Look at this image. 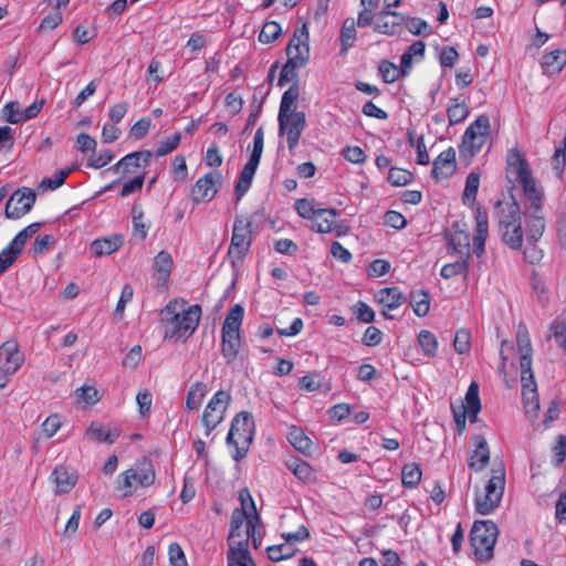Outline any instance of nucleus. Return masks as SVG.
Masks as SVG:
<instances>
[{
    "label": "nucleus",
    "mask_w": 566,
    "mask_h": 566,
    "mask_svg": "<svg viewBox=\"0 0 566 566\" xmlns=\"http://www.w3.org/2000/svg\"><path fill=\"white\" fill-rule=\"evenodd\" d=\"M506 179L511 184H518L525 197V209L538 211L544 207V191L535 180L525 155L516 147L510 148L505 158Z\"/></svg>",
    "instance_id": "f257e3e1"
},
{
    "label": "nucleus",
    "mask_w": 566,
    "mask_h": 566,
    "mask_svg": "<svg viewBox=\"0 0 566 566\" xmlns=\"http://www.w3.org/2000/svg\"><path fill=\"white\" fill-rule=\"evenodd\" d=\"M494 219L497 234L504 245L514 251L523 248L525 230V214L511 193L509 198L496 200L494 203Z\"/></svg>",
    "instance_id": "f03ea898"
},
{
    "label": "nucleus",
    "mask_w": 566,
    "mask_h": 566,
    "mask_svg": "<svg viewBox=\"0 0 566 566\" xmlns=\"http://www.w3.org/2000/svg\"><path fill=\"white\" fill-rule=\"evenodd\" d=\"M298 96V84H292L282 95L277 115L279 134H286L290 151H294L297 147L300 137L306 126L305 114L295 111Z\"/></svg>",
    "instance_id": "7ed1b4c3"
},
{
    "label": "nucleus",
    "mask_w": 566,
    "mask_h": 566,
    "mask_svg": "<svg viewBox=\"0 0 566 566\" xmlns=\"http://www.w3.org/2000/svg\"><path fill=\"white\" fill-rule=\"evenodd\" d=\"M201 317L200 305H191L177 311V302L170 301L161 311V323L165 325V339H188L197 329Z\"/></svg>",
    "instance_id": "20e7f679"
},
{
    "label": "nucleus",
    "mask_w": 566,
    "mask_h": 566,
    "mask_svg": "<svg viewBox=\"0 0 566 566\" xmlns=\"http://www.w3.org/2000/svg\"><path fill=\"white\" fill-rule=\"evenodd\" d=\"M254 427L253 417L248 411H240L233 418L226 441L229 447L234 448V461H240L247 455L253 440Z\"/></svg>",
    "instance_id": "39448f33"
},
{
    "label": "nucleus",
    "mask_w": 566,
    "mask_h": 566,
    "mask_svg": "<svg viewBox=\"0 0 566 566\" xmlns=\"http://www.w3.org/2000/svg\"><path fill=\"white\" fill-rule=\"evenodd\" d=\"M525 214V240L526 247L523 251L524 260L535 264L543 259V251L537 247L538 240L543 237L546 221L543 210H524Z\"/></svg>",
    "instance_id": "423d86ee"
},
{
    "label": "nucleus",
    "mask_w": 566,
    "mask_h": 566,
    "mask_svg": "<svg viewBox=\"0 0 566 566\" xmlns=\"http://www.w3.org/2000/svg\"><path fill=\"white\" fill-rule=\"evenodd\" d=\"M499 528L492 521H475L470 532V543L475 558L488 562L493 557V549L497 539Z\"/></svg>",
    "instance_id": "0eeeda50"
},
{
    "label": "nucleus",
    "mask_w": 566,
    "mask_h": 566,
    "mask_svg": "<svg viewBox=\"0 0 566 566\" xmlns=\"http://www.w3.org/2000/svg\"><path fill=\"white\" fill-rule=\"evenodd\" d=\"M505 486L503 469L494 471L483 491L476 492L474 499L475 511L481 515L493 513L501 504Z\"/></svg>",
    "instance_id": "6e6552de"
},
{
    "label": "nucleus",
    "mask_w": 566,
    "mask_h": 566,
    "mask_svg": "<svg viewBox=\"0 0 566 566\" xmlns=\"http://www.w3.org/2000/svg\"><path fill=\"white\" fill-rule=\"evenodd\" d=\"M252 244V222L245 217H238L232 228L228 255L242 261Z\"/></svg>",
    "instance_id": "1a4fd4ad"
},
{
    "label": "nucleus",
    "mask_w": 566,
    "mask_h": 566,
    "mask_svg": "<svg viewBox=\"0 0 566 566\" xmlns=\"http://www.w3.org/2000/svg\"><path fill=\"white\" fill-rule=\"evenodd\" d=\"M230 401L231 396L224 390H218L209 400L201 417L206 436H209L223 421Z\"/></svg>",
    "instance_id": "9d476101"
},
{
    "label": "nucleus",
    "mask_w": 566,
    "mask_h": 566,
    "mask_svg": "<svg viewBox=\"0 0 566 566\" xmlns=\"http://www.w3.org/2000/svg\"><path fill=\"white\" fill-rule=\"evenodd\" d=\"M36 200L34 190L22 187L15 190L6 203L4 214L8 219H20L31 211Z\"/></svg>",
    "instance_id": "9b49d317"
},
{
    "label": "nucleus",
    "mask_w": 566,
    "mask_h": 566,
    "mask_svg": "<svg viewBox=\"0 0 566 566\" xmlns=\"http://www.w3.org/2000/svg\"><path fill=\"white\" fill-rule=\"evenodd\" d=\"M222 176L219 171H210L197 180L192 188V200L196 203L213 199L221 185Z\"/></svg>",
    "instance_id": "f8f14e48"
},
{
    "label": "nucleus",
    "mask_w": 566,
    "mask_h": 566,
    "mask_svg": "<svg viewBox=\"0 0 566 566\" xmlns=\"http://www.w3.org/2000/svg\"><path fill=\"white\" fill-rule=\"evenodd\" d=\"M521 382L525 415L528 419L534 420L537 417V411L539 409V400L533 371L531 370L523 374V370H521Z\"/></svg>",
    "instance_id": "ddd939ff"
},
{
    "label": "nucleus",
    "mask_w": 566,
    "mask_h": 566,
    "mask_svg": "<svg viewBox=\"0 0 566 566\" xmlns=\"http://www.w3.org/2000/svg\"><path fill=\"white\" fill-rule=\"evenodd\" d=\"M308 32L305 25L295 33L286 48L287 60L296 65L305 66L310 60Z\"/></svg>",
    "instance_id": "4468645a"
},
{
    "label": "nucleus",
    "mask_w": 566,
    "mask_h": 566,
    "mask_svg": "<svg viewBox=\"0 0 566 566\" xmlns=\"http://www.w3.org/2000/svg\"><path fill=\"white\" fill-rule=\"evenodd\" d=\"M263 146H264V132L263 127H259L254 134L253 138V149L250 155V158L248 163L244 165L242 171L240 172V179L248 180L252 182L253 177L255 175V171L258 169V166L261 160V156L263 153Z\"/></svg>",
    "instance_id": "2eb2a0df"
},
{
    "label": "nucleus",
    "mask_w": 566,
    "mask_h": 566,
    "mask_svg": "<svg viewBox=\"0 0 566 566\" xmlns=\"http://www.w3.org/2000/svg\"><path fill=\"white\" fill-rule=\"evenodd\" d=\"M337 211L335 209L319 208L312 220V229L318 233L335 232L336 235L344 233L343 226L336 222Z\"/></svg>",
    "instance_id": "dca6fc26"
},
{
    "label": "nucleus",
    "mask_w": 566,
    "mask_h": 566,
    "mask_svg": "<svg viewBox=\"0 0 566 566\" xmlns=\"http://www.w3.org/2000/svg\"><path fill=\"white\" fill-rule=\"evenodd\" d=\"M455 150H443L432 163V177L437 180L448 179L455 171Z\"/></svg>",
    "instance_id": "f3484780"
},
{
    "label": "nucleus",
    "mask_w": 566,
    "mask_h": 566,
    "mask_svg": "<svg viewBox=\"0 0 566 566\" xmlns=\"http://www.w3.org/2000/svg\"><path fill=\"white\" fill-rule=\"evenodd\" d=\"M154 156L150 150H140L124 156L111 169L115 172L130 174L135 168L147 166Z\"/></svg>",
    "instance_id": "a211bd4d"
},
{
    "label": "nucleus",
    "mask_w": 566,
    "mask_h": 566,
    "mask_svg": "<svg viewBox=\"0 0 566 566\" xmlns=\"http://www.w3.org/2000/svg\"><path fill=\"white\" fill-rule=\"evenodd\" d=\"M0 359L3 363L0 365L7 368V371H17L24 361V355L19 350V345L15 340L9 339L0 346Z\"/></svg>",
    "instance_id": "6ab92c4d"
},
{
    "label": "nucleus",
    "mask_w": 566,
    "mask_h": 566,
    "mask_svg": "<svg viewBox=\"0 0 566 566\" xmlns=\"http://www.w3.org/2000/svg\"><path fill=\"white\" fill-rule=\"evenodd\" d=\"M122 476L120 486L127 489L136 483L142 486H149L154 483L156 475L153 465L149 463L138 471L134 469L126 470Z\"/></svg>",
    "instance_id": "aec40b11"
},
{
    "label": "nucleus",
    "mask_w": 566,
    "mask_h": 566,
    "mask_svg": "<svg viewBox=\"0 0 566 566\" xmlns=\"http://www.w3.org/2000/svg\"><path fill=\"white\" fill-rule=\"evenodd\" d=\"M516 343L521 353L520 368L523 374L532 369V343L527 327L524 323H520L516 332Z\"/></svg>",
    "instance_id": "412c9836"
},
{
    "label": "nucleus",
    "mask_w": 566,
    "mask_h": 566,
    "mask_svg": "<svg viewBox=\"0 0 566 566\" xmlns=\"http://www.w3.org/2000/svg\"><path fill=\"white\" fill-rule=\"evenodd\" d=\"M405 18L391 10H381L377 15L374 30L381 34L394 35L399 33V29Z\"/></svg>",
    "instance_id": "4be33fe9"
},
{
    "label": "nucleus",
    "mask_w": 566,
    "mask_h": 566,
    "mask_svg": "<svg viewBox=\"0 0 566 566\" xmlns=\"http://www.w3.org/2000/svg\"><path fill=\"white\" fill-rule=\"evenodd\" d=\"M448 252L459 258H470V234L465 231L454 230L446 237Z\"/></svg>",
    "instance_id": "5701e85b"
},
{
    "label": "nucleus",
    "mask_w": 566,
    "mask_h": 566,
    "mask_svg": "<svg viewBox=\"0 0 566 566\" xmlns=\"http://www.w3.org/2000/svg\"><path fill=\"white\" fill-rule=\"evenodd\" d=\"M247 497L250 501L251 511H253V515L248 520V527L245 528L244 539L247 541V549H249V541H252L253 547L258 549L262 542V528L260 526V515L256 512L255 504L250 495L247 492Z\"/></svg>",
    "instance_id": "b1692460"
},
{
    "label": "nucleus",
    "mask_w": 566,
    "mask_h": 566,
    "mask_svg": "<svg viewBox=\"0 0 566 566\" xmlns=\"http://www.w3.org/2000/svg\"><path fill=\"white\" fill-rule=\"evenodd\" d=\"M56 493H69L77 482V474L64 465H57L52 473Z\"/></svg>",
    "instance_id": "393cba45"
},
{
    "label": "nucleus",
    "mask_w": 566,
    "mask_h": 566,
    "mask_svg": "<svg viewBox=\"0 0 566 566\" xmlns=\"http://www.w3.org/2000/svg\"><path fill=\"white\" fill-rule=\"evenodd\" d=\"M172 265V256L168 251L163 250L158 252L153 262V268L155 271L154 275L158 283L163 285L168 283Z\"/></svg>",
    "instance_id": "a878e982"
},
{
    "label": "nucleus",
    "mask_w": 566,
    "mask_h": 566,
    "mask_svg": "<svg viewBox=\"0 0 566 566\" xmlns=\"http://www.w3.org/2000/svg\"><path fill=\"white\" fill-rule=\"evenodd\" d=\"M123 243L124 239L120 234L98 238L91 243V251L95 256L108 255L117 251Z\"/></svg>",
    "instance_id": "bb28decb"
},
{
    "label": "nucleus",
    "mask_w": 566,
    "mask_h": 566,
    "mask_svg": "<svg viewBox=\"0 0 566 566\" xmlns=\"http://www.w3.org/2000/svg\"><path fill=\"white\" fill-rule=\"evenodd\" d=\"M86 436L90 440L112 444L119 437V431L101 422H92L86 429Z\"/></svg>",
    "instance_id": "cd10ccee"
},
{
    "label": "nucleus",
    "mask_w": 566,
    "mask_h": 566,
    "mask_svg": "<svg viewBox=\"0 0 566 566\" xmlns=\"http://www.w3.org/2000/svg\"><path fill=\"white\" fill-rule=\"evenodd\" d=\"M286 468L302 482L314 483L317 480L316 471L307 462L301 459H290L286 461Z\"/></svg>",
    "instance_id": "c85d7f7f"
},
{
    "label": "nucleus",
    "mask_w": 566,
    "mask_h": 566,
    "mask_svg": "<svg viewBox=\"0 0 566 566\" xmlns=\"http://www.w3.org/2000/svg\"><path fill=\"white\" fill-rule=\"evenodd\" d=\"M228 566H256L253 562L249 549H247V541L239 543L238 546H232L227 554Z\"/></svg>",
    "instance_id": "c756f323"
},
{
    "label": "nucleus",
    "mask_w": 566,
    "mask_h": 566,
    "mask_svg": "<svg viewBox=\"0 0 566 566\" xmlns=\"http://www.w3.org/2000/svg\"><path fill=\"white\" fill-rule=\"evenodd\" d=\"M241 347L240 334L221 333V353L227 364L233 363Z\"/></svg>",
    "instance_id": "7c9ffc66"
},
{
    "label": "nucleus",
    "mask_w": 566,
    "mask_h": 566,
    "mask_svg": "<svg viewBox=\"0 0 566 566\" xmlns=\"http://www.w3.org/2000/svg\"><path fill=\"white\" fill-rule=\"evenodd\" d=\"M375 300L386 308L395 310L406 300L398 287H384L377 291Z\"/></svg>",
    "instance_id": "2f4dec72"
},
{
    "label": "nucleus",
    "mask_w": 566,
    "mask_h": 566,
    "mask_svg": "<svg viewBox=\"0 0 566 566\" xmlns=\"http://www.w3.org/2000/svg\"><path fill=\"white\" fill-rule=\"evenodd\" d=\"M489 461L490 451L488 448V442L483 437H479L475 450L468 458V465L475 471H480L488 465Z\"/></svg>",
    "instance_id": "473e14b6"
},
{
    "label": "nucleus",
    "mask_w": 566,
    "mask_h": 566,
    "mask_svg": "<svg viewBox=\"0 0 566 566\" xmlns=\"http://www.w3.org/2000/svg\"><path fill=\"white\" fill-rule=\"evenodd\" d=\"M244 315V308L235 304L231 306L226 315L221 333H233V334H240V328L242 325Z\"/></svg>",
    "instance_id": "72a5a7b5"
},
{
    "label": "nucleus",
    "mask_w": 566,
    "mask_h": 566,
    "mask_svg": "<svg viewBox=\"0 0 566 566\" xmlns=\"http://www.w3.org/2000/svg\"><path fill=\"white\" fill-rule=\"evenodd\" d=\"M469 412L470 420L474 422L478 413L481 410V402L479 398V386L475 381H472L465 394V403H462L460 409Z\"/></svg>",
    "instance_id": "f704fd0d"
},
{
    "label": "nucleus",
    "mask_w": 566,
    "mask_h": 566,
    "mask_svg": "<svg viewBox=\"0 0 566 566\" xmlns=\"http://www.w3.org/2000/svg\"><path fill=\"white\" fill-rule=\"evenodd\" d=\"M41 222H33L21 230L13 240L8 244V251L12 250L13 254L19 256L22 252L27 240L33 237L41 228Z\"/></svg>",
    "instance_id": "c9c22d12"
},
{
    "label": "nucleus",
    "mask_w": 566,
    "mask_h": 566,
    "mask_svg": "<svg viewBox=\"0 0 566 566\" xmlns=\"http://www.w3.org/2000/svg\"><path fill=\"white\" fill-rule=\"evenodd\" d=\"M207 392H208V387L205 382H202V381L193 382L187 392V397H186L187 409L197 410L201 406Z\"/></svg>",
    "instance_id": "e433bc0d"
},
{
    "label": "nucleus",
    "mask_w": 566,
    "mask_h": 566,
    "mask_svg": "<svg viewBox=\"0 0 566 566\" xmlns=\"http://www.w3.org/2000/svg\"><path fill=\"white\" fill-rule=\"evenodd\" d=\"M133 218V232L139 240L144 241L147 238L150 222L145 221V214L140 206L134 205L132 208Z\"/></svg>",
    "instance_id": "4c0bfd02"
},
{
    "label": "nucleus",
    "mask_w": 566,
    "mask_h": 566,
    "mask_svg": "<svg viewBox=\"0 0 566 566\" xmlns=\"http://www.w3.org/2000/svg\"><path fill=\"white\" fill-rule=\"evenodd\" d=\"M410 304L417 316H426L430 310V297L428 292L424 290L412 291L410 293Z\"/></svg>",
    "instance_id": "58836bf2"
},
{
    "label": "nucleus",
    "mask_w": 566,
    "mask_h": 566,
    "mask_svg": "<svg viewBox=\"0 0 566 566\" xmlns=\"http://www.w3.org/2000/svg\"><path fill=\"white\" fill-rule=\"evenodd\" d=\"M356 40V22L354 18H347L342 27L339 42L342 53H346Z\"/></svg>",
    "instance_id": "ea45409f"
},
{
    "label": "nucleus",
    "mask_w": 566,
    "mask_h": 566,
    "mask_svg": "<svg viewBox=\"0 0 566 566\" xmlns=\"http://www.w3.org/2000/svg\"><path fill=\"white\" fill-rule=\"evenodd\" d=\"M289 441L293 448L303 454L311 452L312 441L300 428L292 427L289 431Z\"/></svg>",
    "instance_id": "a19ab883"
},
{
    "label": "nucleus",
    "mask_w": 566,
    "mask_h": 566,
    "mask_svg": "<svg viewBox=\"0 0 566 566\" xmlns=\"http://www.w3.org/2000/svg\"><path fill=\"white\" fill-rule=\"evenodd\" d=\"M486 142V137H483L482 134H469L468 130L464 132L462 137V145L460 148L461 154H468L469 156H474Z\"/></svg>",
    "instance_id": "79ce46f5"
},
{
    "label": "nucleus",
    "mask_w": 566,
    "mask_h": 566,
    "mask_svg": "<svg viewBox=\"0 0 566 566\" xmlns=\"http://www.w3.org/2000/svg\"><path fill=\"white\" fill-rule=\"evenodd\" d=\"M422 476V471L417 463H407L401 470V481L405 488H416Z\"/></svg>",
    "instance_id": "37998d69"
},
{
    "label": "nucleus",
    "mask_w": 566,
    "mask_h": 566,
    "mask_svg": "<svg viewBox=\"0 0 566 566\" xmlns=\"http://www.w3.org/2000/svg\"><path fill=\"white\" fill-rule=\"evenodd\" d=\"M469 271V259L459 258L454 262L448 263L441 269V276L446 280L457 275L465 276Z\"/></svg>",
    "instance_id": "c03bdc74"
},
{
    "label": "nucleus",
    "mask_w": 566,
    "mask_h": 566,
    "mask_svg": "<svg viewBox=\"0 0 566 566\" xmlns=\"http://www.w3.org/2000/svg\"><path fill=\"white\" fill-rule=\"evenodd\" d=\"M480 186V175L471 171L465 179V187L462 193L464 205H473Z\"/></svg>",
    "instance_id": "a18cd8bd"
},
{
    "label": "nucleus",
    "mask_w": 566,
    "mask_h": 566,
    "mask_svg": "<svg viewBox=\"0 0 566 566\" xmlns=\"http://www.w3.org/2000/svg\"><path fill=\"white\" fill-rule=\"evenodd\" d=\"M247 492L248 490L240 492L242 507L233 510L231 515L230 528H242L244 522L248 524V520L251 518L253 515V512L249 513L245 509Z\"/></svg>",
    "instance_id": "49530a36"
},
{
    "label": "nucleus",
    "mask_w": 566,
    "mask_h": 566,
    "mask_svg": "<svg viewBox=\"0 0 566 566\" xmlns=\"http://www.w3.org/2000/svg\"><path fill=\"white\" fill-rule=\"evenodd\" d=\"M560 53L559 50L551 51L543 55L542 57V69L546 74H555L562 71L563 62H560Z\"/></svg>",
    "instance_id": "de8ad7c7"
},
{
    "label": "nucleus",
    "mask_w": 566,
    "mask_h": 566,
    "mask_svg": "<svg viewBox=\"0 0 566 566\" xmlns=\"http://www.w3.org/2000/svg\"><path fill=\"white\" fill-rule=\"evenodd\" d=\"M469 115V107L465 103H459L458 99H452L447 109V116L450 125H455L463 122Z\"/></svg>",
    "instance_id": "09e8293b"
},
{
    "label": "nucleus",
    "mask_w": 566,
    "mask_h": 566,
    "mask_svg": "<svg viewBox=\"0 0 566 566\" xmlns=\"http://www.w3.org/2000/svg\"><path fill=\"white\" fill-rule=\"evenodd\" d=\"M419 345L423 354L428 357H434L438 352V340L429 331H421L418 335Z\"/></svg>",
    "instance_id": "8fccbe9b"
},
{
    "label": "nucleus",
    "mask_w": 566,
    "mask_h": 566,
    "mask_svg": "<svg viewBox=\"0 0 566 566\" xmlns=\"http://www.w3.org/2000/svg\"><path fill=\"white\" fill-rule=\"evenodd\" d=\"M551 334L547 340L554 338L559 347L566 350V319H555L549 324Z\"/></svg>",
    "instance_id": "3c124183"
},
{
    "label": "nucleus",
    "mask_w": 566,
    "mask_h": 566,
    "mask_svg": "<svg viewBox=\"0 0 566 566\" xmlns=\"http://www.w3.org/2000/svg\"><path fill=\"white\" fill-rule=\"evenodd\" d=\"M295 551L296 549L289 543L273 545L266 548L268 557L272 562L291 558L295 554Z\"/></svg>",
    "instance_id": "603ef678"
},
{
    "label": "nucleus",
    "mask_w": 566,
    "mask_h": 566,
    "mask_svg": "<svg viewBox=\"0 0 566 566\" xmlns=\"http://www.w3.org/2000/svg\"><path fill=\"white\" fill-rule=\"evenodd\" d=\"M281 32L282 29L277 22L268 21L264 23L259 34V41L262 43H271L280 36Z\"/></svg>",
    "instance_id": "864d4df0"
},
{
    "label": "nucleus",
    "mask_w": 566,
    "mask_h": 566,
    "mask_svg": "<svg viewBox=\"0 0 566 566\" xmlns=\"http://www.w3.org/2000/svg\"><path fill=\"white\" fill-rule=\"evenodd\" d=\"M378 71L385 83H394L401 75L397 65L386 60L379 63Z\"/></svg>",
    "instance_id": "5fc2aeb1"
},
{
    "label": "nucleus",
    "mask_w": 566,
    "mask_h": 566,
    "mask_svg": "<svg viewBox=\"0 0 566 566\" xmlns=\"http://www.w3.org/2000/svg\"><path fill=\"white\" fill-rule=\"evenodd\" d=\"M71 172V168L57 170L53 177L43 179L40 184V187L43 189L55 190L65 182V179Z\"/></svg>",
    "instance_id": "6e6d98bb"
},
{
    "label": "nucleus",
    "mask_w": 566,
    "mask_h": 566,
    "mask_svg": "<svg viewBox=\"0 0 566 566\" xmlns=\"http://www.w3.org/2000/svg\"><path fill=\"white\" fill-rule=\"evenodd\" d=\"M412 174L406 169L394 167L389 170L388 181L395 187L406 186L412 181Z\"/></svg>",
    "instance_id": "4d7b16f0"
},
{
    "label": "nucleus",
    "mask_w": 566,
    "mask_h": 566,
    "mask_svg": "<svg viewBox=\"0 0 566 566\" xmlns=\"http://www.w3.org/2000/svg\"><path fill=\"white\" fill-rule=\"evenodd\" d=\"M180 139L181 134L175 133L165 140H161L155 151V155L157 157H163L172 153L179 146Z\"/></svg>",
    "instance_id": "13d9d810"
},
{
    "label": "nucleus",
    "mask_w": 566,
    "mask_h": 566,
    "mask_svg": "<svg viewBox=\"0 0 566 566\" xmlns=\"http://www.w3.org/2000/svg\"><path fill=\"white\" fill-rule=\"evenodd\" d=\"M301 65L294 64L292 61H286L283 65L280 77H279V86H283L289 82H294L293 84H297V69H301Z\"/></svg>",
    "instance_id": "bf43d9fd"
},
{
    "label": "nucleus",
    "mask_w": 566,
    "mask_h": 566,
    "mask_svg": "<svg viewBox=\"0 0 566 566\" xmlns=\"http://www.w3.org/2000/svg\"><path fill=\"white\" fill-rule=\"evenodd\" d=\"M76 397L87 405H95L101 400L98 390L95 387L87 385L76 389Z\"/></svg>",
    "instance_id": "052dcab7"
},
{
    "label": "nucleus",
    "mask_w": 566,
    "mask_h": 566,
    "mask_svg": "<svg viewBox=\"0 0 566 566\" xmlns=\"http://www.w3.org/2000/svg\"><path fill=\"white\" fill-rule=\"evenodd\" d=\"M295 208H296L297 213L302 218L308 219L311 221L314 219L317 210L319 209L316 207V205L313 200H308L305 198L297 200L295 203Z\"/></svg>",
    "instance_id": "680f3d73"
},
{
    "label": "nucleus",
    "mask_w": 566,
    "mask_h": 566,
    "mask_svg": "<svg viewBox=\"0 0 566 566\" xmlns=\"http://www.w3.org/2000/svg\"><path fill=\"white\" fill-rule=\"evenodd\" d=\"M471 334L467 329H459L454 336V349L458 354L463 355L470 350Z\"/></svg>",
    "instance_id": "e2e57ef3"
},
{
    "label": "nucleus",
    "mask_w": 566,
    "mask_h": 566,
    "mask_svg": "<svg viewBox=\"0 0 566 566\" xmlns=\"http://www.w3.org/2000/svg\"><path fill=\"white\" fill-rule=\"evenodd\" d=\"M353 312L361 323H371L375 319L374 310L365 302L359 301L353 306Z\"/></svg>",
    "instance_id": "0e129e2a"
},
{
    "label": "nucleus",
    "mask_w": 566,
    "mask_h": 566,
    "mask_svg": "<svg viewBox=\"0 0 566 566\" xmlns=\"http://www.w3.org/2000/svg\"><path fill=\"white\" fill-rule=\"evenodd\" d=\"M344 158L353 164L365 163L367 156L359 146H347L342 150Z\"/></svg>",
    "instance_id": "69168bd1"
},
{
    "label": "nucleus",
    "mask_w": 566,
    "mask_h": 566,
    "mask_svg": "<svg viewBox=\"0 0 566 566\" xmlns=\"http://www.w3.org/2000/svg\"><path fill=\"white\" fill-rule=\"evenodd\" d=\"M170 566H187V560L181 546L178 543H171L168 548Z\"/></svg>",
    "instance_id": "338daca9"
},
{
    "label": "nucleus",
    "mask_w": 566,
    "mask_h": 566,
    "mask_svg": "<svg viewBox=\"0 0 566 566\" xmlns=\"http://www.w3.org/2000/svg\"><path fill=\"white\" fill-rule=\"evenodd\" d=\"M54 242V237L51 234L40 235L34 240L32 244V253L34 255H41L45 253Z\"/></svg>",
    "instance_id": "774afa93"
}]
</instances>
